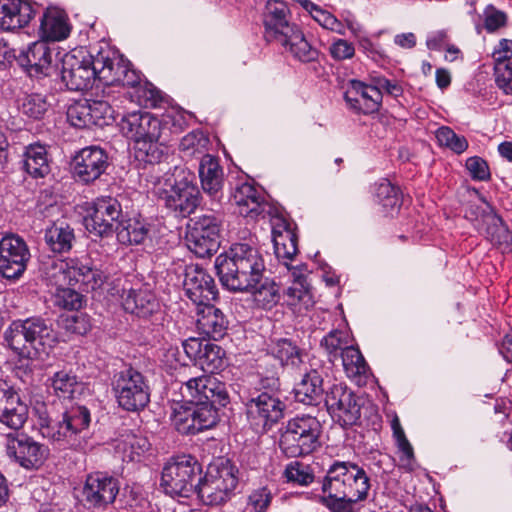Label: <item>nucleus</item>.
I'll return each instance as SVG.
<instances>
[{"label": "nucleus", "instance_id": "obj_39", "mask_svg": "<svg viewBox=\"0 0 512 512\" xmlns=\"http://www.w3.org/2000/svg\"><path fill=\"white\" fill-rule=\"evenodd\" d=\"M281 221L283 230L273 229V242L275 254L279 259L292 260L298 252V238L291 227V224L285 219Z\"/></svg>", "mask_w": 512, "mask_h": 512}, {"label": "nucleus", "instance_id": "obj_59", "mask_svg": "<svg viewBox=\"0 0 512 512\" xmlns=\"http://www.w3.org/2000/svg\"><path fill=\"white\" fill-rule=\"evenodd\" d=\"M249 293H253L256 300L266 307H271L276 304L279 298L277 286L274 283L269 282L268 279L263 283L261 281L260 284H258L257 287Z\"/></svg>", "mask_w": 512, "mask_h": 512}, {"label": "nucleus", "instance_id": "obj_61", "mask_svg": "<svg viewBox=\"0 0 512 512\" xmlns=\"http://www.w3.org/2000/svg\"><path fill=\"white\" fill-rule=\"evenodd\" d=\"M273 495L267 487H260L253 490L248 496V506L252 508L253 512H267Z\"/></svg>", "mask_w": 512, "mask_h": 512}, {"label": "nucleus", "instance_id": "obj_38", "mask_svg": "<svg viewBox=\"0 0 512 512\" xmlns=\"http://www.w3.org/2000/svg\"><path fill=\"white\" fill-rule=\"evenodd\" d=\"M267 352L279 360L282 366L298 367L302 363L301 350L288 338H271L267 344Z\"/></svg>", "mask_w": 512, "mask_h": 512}, {"label": "nucleus", "instance_id": "obj_30", "mask_svg": "<svg viewBox=\"0 0 512 512\" xmlns=\"http://www.w3.org/2000/svg\"><path fill=\"white\" fill-rule=\"evenodd\" d=\"M19 65L27 70L31 76L46 74L52 62V51L45 40L41 39L31 43L26 50L16 56Z\"/></svg>", "mask_w": 512, "mask_h": 512}, {"label": "nucleus", "instance_id": "obj_60", "mask_svg": "<svg viewBox=\"0 0 512 512\" xmlns=\"http://www.w3.org/2000/svg\"><path fill=\"white\" fill-rule=\"evenodd\" d=\"M494 76L497 87L512 95V62L495 63Z\"/></svg>", "mask_w": 512, "mask_h": 512}, {"label": "nucleus", "instance_id": "obj_19", "mask_svg": "<svg viewBox=\"0 0 512 512\" xmlns=\"http://www.w3.org/2000/svg\"><path fill=\"white\" fill-rule=\"evenodd\" d=\"M182 346L186 355L207 374L214 375L226 364L225 350L209 340L189 338Z\"/></svg>", "mask_w": 512, "mask_h": 512}, {"label": "nucleus", "instance_id": "obj_27", "mask_svg": "<svg viewBox=\"0 0 512 512\" xmlns=\"http://www.w3.org/2000/svg\"><path fill=\"white\" fill-rule=\"evenodd\" d=\"M344 99L350 108L363 114H371L379 110L382 95L372 85L359 80H351Z\"/></svg>", "mask_w": 512, "mask_h": 512}, {"label": "nucleus", "instance_id": "obj_34", "mask_svg": "<svg viewBox=\"0 0 512 512\" xmlns=\"http://www.w3.org/2000/svg\"><path fill=\"white\" fill-rule=\"evenodd\" d=\"M293 391L296 402L308 406L318 405L324 393L322 373L316 368H311L304 373Z\"/></svg>", "mask_w": 512, "mask_h": 512}, {"label": "nucleus", "instance_id": "obj_6", "mask_svg": "<svg viewBox=\"0 0 512 512\" xmlns=\"http://www.w3.org/2000/svg\"><path fill=\"white\" fill-rule=\"evenodd\" d=\"M322 425L315 417L303 414L290 419L280 436L281 451L291 458L313 453L321 445Z\"/></svg>", "mask_w": 512, "mask_h": 512}, {"label": "nucleus", "instance_id": "obj_13", "mask_svg": "<svg viewBox=\"0 0 512 512\" xmlns=\"http://www.w3.org/2000/svg\"><path fill=\"white\" fill-rule=\"evenodd\" d=\"M180 393L187 403H218L219 406H226L229 402V395L225 383L211 374H202L181 381Z\"/></svg>", "mask_w": 512, "mask_h": 512}, {"label": "nucleus", "instance_id": "obj_53", "mask_svg": "<svg viewBox=\"0 0 512 512\" xmlns=\"http://www.w3.org/2000/svg\"><path fill=\"white\" fill-rule=\"evenodd\" d=\"M78 386L79 382L71 372L58 371L52 378V387L59 397H72Z\"/></svg>", "mask_w": 512, "mask_h": 512}, {"label": "nucleus", "instance_id": "obj_51", "mask_svg": "<svg viewBox=\"0 0 512 512\" xmlns=\"http://www.w3.org/2000/svg\"><path fill=\"white\" fill-rule=\"evenodd\" d=\"M348 343V334L341 330H332L321 340V346L325 348L329 361L332 363L340 356Z\"/></svg>", "mask_w": 512, "mask_h": 512}, {"label": "nucleus", "instance_id": "obj_33", "mask_svg": "<svg viewBox=\"0 0 512 512\" xmlns=\"http://www.w3.org/2000/svg\"><path fill=\"white\" fill-rule=\"evenodd\" d=\"M276 44L282 47L285 53L299 62L311 63L318 60V49L310 44L298 26Z\"/></svg>", "mask_w": 512, "mask_h": 512}, {"label": "nucleus", "instance_id": "obj_54", "mask_svg": "<svg viewBox=\"0 0 512 512\" xmlns=\"http://www.w3.org/2000/svg\"><path fill=\"white\" fill-rule=\"evenodd\" d=\"M134 95L137 97L139 105L146 108H156L163 100L161 91L147 80L138 85Z\"/></svg>", "mask_w": 512, "mask_h": 512}, {"label": "nucleus", "instance_id": "obj_1", "mask_svg": "<svg viewBox=\"0 0 512 512\" xmlns=\"http://www.w3.org/2000/svg\"><path fill=\"white\" fill-rule=\"evenodd\" d=\"M370 487L363 467L350 461H335L323 478L319 502L330 512H354L355 505L368 497Z\"/></svg>", "mask_w": 512, "mask_h": 512}, {"label": "nucleus", "instance_id": "obj_37", "mask_svg": "<svg viewBox=\"0 0 512 512\" xmlns=\"http://www.w3.org/2000/svg\"><path fill=\"white\" fill-rule=\"evenodd\" d=\"M122 298L125 311L138 317H149L159 308L155 295L148 290L130 289L124 292Z\"/></svg>", "mask_w": 512, "mask_h": 512}, {"label": "nucleus", "instance_id": "obj_47", "mask_svg": "<svg viewBox=\"0 0 512 512\" xmlns=\"http://www.w3.org/2000/svg\"><path fill=\"white\" fill-rule=\"evenodd\" d=\"M209 144L210 140L207 135L201 130H193L181 139L179 149L184 157H202L207 154Z\"/></svg>", "mask_w": 512, "mask_h": 512}, {"label": "nucleus", "instance_id": "obj_48", "mask_svg": "<svg viewBox=\"0 0 512 512\" xmlns=\"http://www.w3.org/2000/svg\"><path fill=\"white\" fill-rule=\"evenodd\" d=\"M119 58L122 56H114L111 58L106 52H99L96 55V71L98 79L103 81L106 85H113V78H115L120 70Z\"/></svg>", "mask_w": 512, "mask_h": 512}, {"label": "nucleus", "instance_id": "obj_29", "mask_svg": "<svg viewBox=\"0 0 512 512\" xmlns=\"http://www.w3.org/2000/svg\"><path fill=\"white\" fill-rule=\"evenodd\" d=\"M199 177L203 191L219 205L224 184V171L219 159L210 154L203 155L199 163Z\"/></svg>", "mask_w": 512, "mask_h": 512}, {"label": "nucleus", "instance_id": "obj_63", "mask_svg": "<svg viewBox=\"0 0 512 512\" xmlns=\"http://www.w3.org/2000/svg\"><path fill=\"white\" fill-rule=\"evenodd\" d=\"M466 168L475 180L486 181L490 178L488 164L481 157L474 156L468 158L466 160Z\"/></svg>", "mask_w": 512, "mask_h": 512}, {"label": "nucleus", "instance_id": "obj_45", "mask_svg": "<svg viewBox=\"0 0 512 512\" xmlns=\"http://www.w3.org/2000/svg\"><path fill=\"white\" fill-rule=\"evenodd\" d=\"M51 103L41 93L25 94L18 99V109L26 117L34 120L42 119L48 112Z\"/></svg>", "mask_w": 512, "mask_h": 512}, {"label": "nucleus", "instance_id": "obj_58", "mask_svg": "<svg viewBox=\"0 0 512 512\" xmlns=\"http://www.w3.org/2000/svg\"><path fill=\"white\" fill-rule=\"evenodd\" d=\"M92 126L108 125L113 119L114 110L107 101H92L89 103Z\"/></svg>", "mask_w": 512, "mask_h": 512}, {"label": "nucleus", "instance_id": "obj_42", "mask_svg": "<svg viewBox=\"0 0 512 512\" xmlns=\"http://www.w3.org/2000/svg\"><path fill=\"white\" fill-rule=\"evenodd\" d=\"M151 226L139 219H121L116 226L117 239L126 245L143 243L150 232Z\"/></svg>", "mask_w": 512, "mask_h": 512}, {"label": "nucleus", "instance_id": "obj_40", "mask_svg": "<svg viewBox=\"0 0 512 512\" xmlns=\"http://www.w3.org/2000/svg\"><path fill=\"white\" fill-rule=\"evenodd\" d=\"M44 239L49 249L54 253L69 252L75 241L73 228L65 223H53L46 228Z\"/></svg>", "mask_w": 512, "mask_h": 512}, {"label": "nucleus", "instance_id": "obj_8", "mask_svg": "<svg viewBox=\"0 0 512 512\" xmlns=\"http://www.w3.org/2000/svg\"><path fill=\"white\" fill-rule=\"evenodd\" d=\"M201 465L192 456H182L167 463L161 475V487L172 497H189L196 492Z\"/></svg>", "mask_w": 512, "mask_h": 512}, {"label": "nucleus", "instance_id": "obj_21", "mask_svg": "<svg viewBox=\"0 0 512 512\" xmlns=\"http://www.w3.org/2000/svg\"><path fill=\"white\" fill-rule=\"evenodd\" d=\"M264 38L267 42L277 43L286 34L297 27L290 21V11L282 0H268L262 15Z\"/></svg>", "mask_w": 512, "mask_h": 512}, {"label": "nucleus", "instance_id": "obj_56", "mask_svg": "<svg viewBox=\"0 0 512 512\" xmlns=\"http://www.w3.org/2000/svg\"><path fill=\"white\" fill-rule=\"evenodd\" d=\"M284 475L288 482L308 485L313 482L314 475L308 465L295 461L287 465Z\"/></svg>", "mask_w": 512, "mask_h": 512}, {"label": "nucleus", "instance_id": "obj_17", "mask_svg": "<svg viewBox=\"0 0 512 512\" xmlns=\"http://www.w3.org/2000/svg\"><path fill=\"white\" fill-rule=\"evenodd\" d=\"M98 79L96 71V55H88L79 59L74 55H65L62 61L61 80L71 91L88 89L95 79Z\"/></svg>", "mask_w": 512, "mask_h": 512}, {"label": "nucleus", "instance_id": "obj_26", "mask_svg": "<svg viewBox=\"0 0 512 512\" xmlns=\"http://www.w3.org/2000/svg\"><path fill=\"white\" fill-rule=\"evenodd\" d=\"M48 448L27 435L21 434L9 440L7 453L26 469H37L46 460Z\"/></svg>", "mask_w": 512, "mask_h": 512}, {"label": "nucleus", "instance_id": "obj_28", "mask_svg": "<svg viewBox=\"0 0 512 512\" xmlns=\"http://www.w3.org/2000/svg\"><path fill=\"white\" fill-rule=\"evenodd\" d=\"M478 229L494 246L504 251L512 247V236L503 219L497 215L490 206L483 209L478 220Z\"/></svg>", "mask_w": 512, "mask_h": 512}, {"label": "nucleus", "instance_id": "obj_3", "mask_svg": "<svg viewBox=\"0 0 512 512\" xmlns=\"http://www.w3.org/2000/svg\"><path fill=\"white\" fill-rule=\"evenodd\" d=\"M4 337L15 353L27 359L36 357L41 347L54 341L51 324L39 316L13 321Z\"/></svg>", "mask_w": 512, "mask_h": 512}, {"label": "nucleus", "instance_id": "obj_49", "mask_svg": "<svg viewBox=\"0 0 512 512\" xmlns=\"http://www.w3.org/2000/svg\"><path fill=\"white\" fill-rule=\"evenodd\" d=\"M149 442L146 438L129 434L125 439L120 440L116 449L123 453V461H134L136 457L149 449Z\"/></svg>", "mask_w": 512, "mask_h": 512}, {"label": "nucleus", "instance_id": "obj_7", "mask_svg": "<svg viewBox=\"0 0 512 512\" xmlns=\"http://www.w3.org/2000/svg\"><path fill=\"white\" fill-rule=\"evenodd\" d=\"M112 389L118 405L126 411L143 410L150 402V387L146 377L132 366L115 373Z\"/></svg>", "mask_w": 512, "mask_h": 512}, {"label": "nucleus", "instance_id": "obj_35", "mask_svg": "<svg viewBox=\"0 0 512 512\" xmlns=\"http://www.w3.org/2000/svg\"><path fill=\"white\" fill-rule=\"evenodd\" d=\"M198 330L213 340L222 339L228 328V321L222 311L211 304L198 310Z\"/></svg>", "mask_w": 512, "mask_h": 512}, {"label": "nucleus", "instance_id": "obj_15", "mask_svg": "<svg viewBox=\"0 0 512 512\" xmlns=\"http://www.w3.org/2000/svg\"><path fill=\"white\" fill-rule=\"evenodd\" d=\"M30 257L29 248L20 236L8 234L0 240V274L4 278H20Z\"/></svg>", "mask_w": 512, "mask_h": 512}, {"label": "nucleus", "instance_id": "obj_55", "mask_svg": "<svg viewBox=\"0 0 512 512\" xmlns=\"http://www.w3.org/2000/svg\"><path fill=\"white\" fill-rule=\"evenodd\" d=\"M83 295L69 287H58L55 294L57 306L67 310H78L83 305Z\"/></svg>", "mask_w": 512, "mask_h": 512}, {"label": "nucleus", "instance_id": "obj_41", "mask_svg": "<svg viewBox=\"0 0 512 512\" xmlns=\"http://www.w3.org/2000/svg\"><path fill=\"white\" fill-rule=\"evenodd\" d=\"M284 299L288 306L298 311L313 305V297L304 275L294 276V281L284 292Z\"/></svg>", "mask_w": 512, "mask_h": 512}, {"label": "nucleus", "instance_id": "obj_16", "mask_svg": "<svg viewBox=\"0 0 512 512\" xmlns=\"http://www.w3.org/2000/svg\"><path fill=\"white\" fill-rule=\"evenodd\" d=\"M123 219L120 202L113 197L97 198L93 212L84 219L86 229L98 236L105 237L116 232V226Z\"/></svg>", "mask_w": 512, "mask_h": 512}, {"label": "nucleus", "instance_id": "obj_10", "mask_svg": "<svg viewBox=\"0 0 512 512\" xmlns=\"http://www.w3.org/2000/svg\"><path fill=\"white\" fill-rule=\"evenodd\" d=\"M285 407V403L272 391L261 392L245 403L247 420L257 432L268 431L279 422L284 416Z\"/></svg>", "mask_w": 512, "mask_h": 512}, {"label": "nucleus", "instance_id": "obj_57", "mask_svg": "<svg viewBox=\"0 0 512 512\" xmlns=\"http://www.w3.org/2000/svg\"><path fill=\"white\" fill-rule=\"evenodd\" d=\"M67 118L72 126L88 128L92 126L89 102L75 103L67 110Z\"/></svg>", "mask_w": 512, "mask_h": 512}, {"label": "nucleus", "instance_id": "obj_12", "mask_svg": "<svg viewBox=\"0 0 512 512\" xmlns=\"http://www.w3.org/2000/svg\"><path fill=\"white\" fill-rule=\"evenodd\" d=\"M174 412L172 422L175 429L185 435H195L214 427L218 420V403H189Z\"/></svg>", "mask_w": 512, "mask_h": 512}, {"label": "nucleus", "instance_id": "obj_5", "mask_svg": "<svg viewBox=\"0 0 512 512\" xmlns=\"http://www.w3.org/2000/svg\"><path fill=\"white\" fill-rule=\"evenodd\" d=\"M237 484L238 468L229 459L219 458L200 477L195 493L205 505H221L230 499Z\"/></svg>", "mask_w": 512, "mask_h": 512}, {"label": "nucleus", "instance_id": "obj_52", "mask_svg": "<svg viewBox=\"0 0 512 512\" xmlns=\"http://www.w3.org/2000/svg\"><path fill=\"white\" fill-rule=\"evenodd\" d=\"M435 136L441 146L447 147L456 154L463 153L468 148L464 136L457 135L451 128L442 126L436 130Z\"/></svg>", "mask_w": 512, "mask_h": 512}, {"label": "nucleus", "instance_id": "obj_32", "mask_svg": "<svg viewBox=\"0 0 512 512\" xmlns=\"http://www.w3.org/2000/svg\"><path fill=\"white\" fill-rule=\"evenodd\" d=\"M233 201L239 208V214L244 217H264L268 207L262 192L250 183H243L235 189Z\"/></svg>", "mask_w": 512, "mask_h": 512}, {"label": "nucleus", "instance_id": "obj_4", "mask_svg": "<svg viewBox=\"0 0 512 512\" xmlns=\"http://www.w3.org/2000/svg\"><path fill=\"white\" fill-rule=\"evenodd\" d=\"M91 415L87 407L72 405L56 416H40L39 431L44 438L60 446H72L77 436L90 424Z\"/></svg>", "mask_w": 512, "mask_h": 512}, {"label": "nucleus", "instance_id": "obj_22", "mask_svg": "<svg viewBox=\"0 0 512 512\" xmlns=\"http://www.w3.org/2000/svg\"><path fill=\"white\" fill-rule=\"evenodd\" d=\"M28 418V406L18 391L7 381L0 379V423L18 430Z\"/></svg>", "mask_w": 512, "mask_h": 512}, {"label": "nucleus", "instance_id": "obj_36", "mask_svg": "<svg viewBox=\"0 0 512 512\" xmlns=\"http://www.w3.org/2000/svg\"><path fill=\"white\" fill-rule=\"evenodd\" d=\"M70 28L64 11L57 8H47L41 17V39L48 41H60L68 37Z\"/></svg>", "mask_w": 512, "mask_h": 512}, {"label": "nucleus", "instance_id": "obj_14", "mask_svg": "<svg viewBox=\"0 0 512 512\" xmlns=\"http://www.w3.org/2000/svg\"><path fill=\"white\" fill-rule=\"evenodd\" d=\"M325 404L332 417L342 426H353L361 417V399L347 386L332 385L326 392Z\"/></svg>", "mask_w": 512, "mask_h": 512}, {"label": "nucleus", "instance_id": "obj_43", "mask_svg": "<svg viewBox=\"0 0 512 512\" xmlns=\"http://www.w3.org/2000/svg\"><path fill=\"white\" fill-rule=\"evenodd\" d=\"M340 356L347 377L360 384L369 372V367L360 350L354 346H346Z\"/></svg>", "mask_w": 512, "mask_h": 512}, {"label": "nucleus", "instance_id": "obj_2", "mask_svg": "<svg viewBox=\"0 0 512 512\" xmlns=\"http://www.w3.org/2000/svg\"><path fill=\"white\" fill-rule=\"evenodd\" d=\"M215 269L223 287L232 292H250L263 279L265 261L255 245L232 244L215 259Z\"/></svg>", "mask_w": 512, "mask_h": 512}, {"label": "nucleus", "instance_id": "obj_18", "mask_svg": "<svg viewBox=\"0 0 512 512\" xmlns=\"http://www.w3.org/2000/svg\"><path fill=\"white\" fill-rule=\"evenodd\" d=\"M108 155L100 147L90 146L81 149L72 160L74 178L90 184L100 178L108 168Z\"/></svg>", "mask_w": 512, "mask_h": 512}, {"label": "nucleus", "instance_id": "obj_31", "mask_svg": "<svg viewBox=\"0 0 512 512\" xmlns=\"http://www.w3.org/2000/svg\"><path fill=\"white\" fill-rule=\"evenodd\" d=\"M34 16L35 10L26 0H0V27L4 30L22 28Z\"/></svg>", "mask_w": 512, "mask_h": 512}, {"label": "nucleus", "instance_id": "obj_46", "mask_svg": "<svg viewBox=\"0 0 512 512\" xmlns=\"http://www.w3.org/2000/svg\"><path fill=\"white\" fill-rule=\"evenodd\" d=\"M375 197L377 202L386 212L398 211L402 203V195L398 187L383 179L376 187Z\"/></svg>", "mask_w": 512, "mask_h": 512}, {"label": "nucleus", "instance_id": "obj_50", "mask_svg": "<svg viewBox=\"0 0 512 512\" xmlns=\"http://www.w3.org/2000/svg\"><path fill=\"white\" fill-rule=\"evenodd\" d=\"M136 158L145 163H159L165 156L166 147L159 140H145L135 145Z\"/></svg>", "mask_w": 512, "mask_h": 512}, {"label": "nucleus", "instance_id": "obj_24", "mask_svg": "<svg viewBox=\"0 0 512 512\" xmlns=\"http://www.w3.org/2000/svg\"><path fill=\"white\" fill-rule=\"evenodd\" d=\"M122 133L135 142L159 140L161 136V122L148 112L135 111L123 116L120 122Z\"/></svg>", "mask_w": 512, "mask_h": 512}, {"label": "nucleus", "instance_id": "obj_9", "mask_svg": "<svg viewBox=\"0 0 512 512\" xmlns=\"http://www.w3.org/2000/svg\"><path fill=\"white\" fill-rule=\"evenodd\" d=\"M222 220L215 214H204L192 220L186 234L187 247L197 257L216 253L220 246Z\"/></svg>", "mask_w": 512, "mask_h": 512}, {"label": "nucleus", "instance_id": "obj_64", "mask_svg": "<svg viewBox=\"0 0 512 512\" xmlns=\"http://www.w3.org/2000/svg\"><path fill=\"white\" fill-rule=\"evenodd\" d=\"M64 327L67 331L85 335L91 328L89 319L84 314H76L64 319Z\"/></svg>", "mask_w": 512, "mask_h": 512}, {"label": "nucleus", "instance_id": "obj_25", "mask_svg": "<svg viewBox=\"0 0 512 512\" xmlns=\"http://www.w3.org/2000/svg\"><path fill=\"white\" fill-rule=\"evenodd\" d=\"M200 198L198 187L188 182H179L160 196L164 206L177 217L193 213L200 204Z\"/></svg>", "mask_w": 512, "mask_h": 512}, {"label": "nucleus", "instance_id": "obj_20", "mask_svg": "<svg viewBox=\"0 0 512 512\" xmlns=\"http://www.w3.org/2000/svg\"><path fill=\"white\" fill-rule=\"evenodd\" d=\"M183 287L187 297L199 307L217 298L218 290L213 277L198 265L186 267Z\"/></svg>", "mask_w": 512, "mask_h": 512}, {"label": "nucleus", "instance_id": "obj_23", "mask_svg": "<svg viewBox=\"0 0 512 512\" xmlns=\"http://www.w3.org/2000/svg\"><path fill=\"white\" fill-rule=\"evenodd\" d=\"M59 271L69 285L80 284L85 291L99 289L107 280V275L103 271L78 259L61 262Z\"/></svg>", "mask_w": 512, "mask_h": 512}, {"label": "nucleus", "instance_id": "obj_11", "mask_svg": "<svg viewBox=\"0 0 512 512\" xmlns=\"http://www.w3.org/2000/svg\"><path fill=\"white\" fill-rule=\"evenodd\" d=\"M119 490L117 478L105 472L90 473L81 490V501L88 510L104 511L115 502Z\"/></svg>", "mask_w": 512, "mask_h": 512}, {"label": "nucleus", "instance_id": "obj_62", "mask_svg": "<svg viewBox=\"0 0 512 512\" xmlns=\"http://www.w3.org/2000/svg\"><path fill=\"white\" fill-rule=\"evenodd\" d=\"M329 53L334 60L344 61L354 57L355 47L345 39H337L330 45Z\"/></svg>", "mask_w": 512, "mask_h": 512}, {"label": "nucleus", "instance_id": "obj_44", "mask_svg": "<svg viewBox=\"0 0 512 512\" xmlns=\"http://www.w3.org/2000/svg\"><path fill=\"white\" fill-rule=\"evenodd\" d=\"M23 163L26 172L35 178L44 177L50 171L47 151L41 144H31L26 148Z\"/></svg>", "mask_w": 512, "mask_h": 512}]
</instances>
